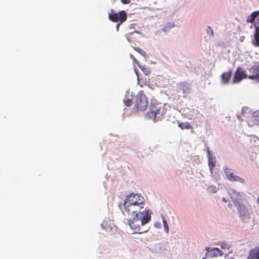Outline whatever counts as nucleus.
<instances>
[{
	"label": "nucleus",
	"mask_w": 259,
	"mask_h": 259,
	"mask_svg": "<svg viewBox=\"0 0 259 259\" xmlns=\"http://www.w3.org/2000/svg\"><path fill=\"white\" fill-rule=\"evenodd\" d=\"M207 32L208 34H210L211 35H213V31L212 29L209 26H208L207 28Z\"/></svg>",
	"instance_id": "nucleus-24"
},
{
	"label": "nucleus",
	"mask_w": 259,
	"mask_h": 259,
	"mask_svg": "<svg viewBox=\"0 0 259 259\" xmlns=\"http://www.w3.org/2000/svg\"><path fill=\"white\" fill-rule=\"evenodd\" d=\"M248 76L243 68L238 67L234 74L232 82L233 83H239L243 79L248 78Z\"/></svg>",
	"instance_id": "nucleus-9"
},
{
	"label": "nucleus",
	"mask_w": 259,
	"mask_h": 259,
	"mask_svg": "<svg viewBox=\"0 0 259 259\" xmlns=\"http://www.w3.org/2000/svg\"><path fill=\"white\" fill-rule=\"evenodd\" d=\"M121 23H120V22H119V23H118L117 25H116V29L117 30H118V29H119V27L120 26V25L121 24Z\"/></svg>",
	"instance_id": "nucleus-31"
},
{
	"label": "nucleus",
	"mask_w": 259,
	"mask_h": 259,
	"mask_svg": "<svg viewBox=\"0 0 259 259\" xmlns=\"http://www.w3.org/2000/svg\"><path fill=\"white\" fill-rule=\"evenodd\" d=\"M162 221H163L164 231L166 232V233H168V231H169V229H168V227L167 222L163 218L162 219Z\"/></svg>",
	"instance_id": "nucleus-19"
},
{
	"label": "nucleus",
	"mask_w": 259,
	"mask_h": 259,
	"mask_svg": "<svg viewBox=\"0 0 259 259\" xmlns=\"http://www.w3.org/2000/svg\"><path fill=\"white\" fill-rule=\"evenodd\" d=\"M232 75V71L229 70L227 72H224L221 75V80L224 84L229 83Z\"/></svg>",
	"instance_id": "nucleus-14"
},
{
	"label": "nucleus",
	"mask_w": 259,
	"mask_h": 259,
	"mask_svg": "<svg viewBox=\"0 0 259 259\" xmlns=\"http://www.w3.org/2000/svg\"><path fill=\"white\" fill-rule=\"evenodd\" d=\"M224 171L226 177L230 181L238 182L242 184L245 183V180L241 177L235 175L233 171V169L231 168L225 167L224 169Z\"/></svg>",
	"instance_id": "nucleus-8"
},
{
	"label": "nucleus",
	"mask_w": 259,
	"mask_h": 259,
	"mask_svg": "<svg viewBox=\"0 0 259 259\" xmlns=\"http://www.w3.org/2000/svg\"><path fill=\"white\" fill-rule=\"evenodd\" d=\"M148 105V101L143 91L139 92L136 97L135 108L137 111H144Z\"/></svg>",
	"instance_id": "nucleus-5"
},
{
	"label": "nucleus",
	"mask_w": 259,
	"mask_h": 259,
	"mask_svg": "<svg viewBox=\"0 0 259 259\" xmlns=\"http://www.w3.org/2000/svg\"><path fill=\"white\" fill-rule=\"evenodd\" d=\"M248 71L250 74L248 76V78L259 82V66L251 67Z\"/></svg>",
	"instance_id": "nucleus-10"
},
{
	"label": "nucleus",
	"mask_w": 259,
	"mask_h": 259,
	"mask_svg": "<svg viewBox=\"0 0 259 259\" xmlns=\"http://www.w3.org/2000/svg\"><path fill=\"white\" fill-rule=\"evenodd\" d=\"M254 117L255 120L257 121L259 124V111L254 113Z\"/></svg>",
	"instance_id": "nucleus-23"
},
{
	"label": "nucleus",
	"mask_w": 259,
	"mask_h": 259,
	"mask_svg": "<svg viewBox=\"0 0 259 259\" xmlns=\"http://www.w3.org/2000/svg\"><path fill=\"white\" fill-rule=\"evenodd\" d=\"M162 30H163L164 31H167L169 30V29H168L167 26V25H165V26H164L162 28Z\"/></svg>",
	"instance_id": "nucleus-29"
},
{
	"label": "nucleus",
	"mask_w": 259,
	"mask_h": 259,
	"mask_svg": "<svg viewBox=\"0 0 259 259\" xmlns=\"http://www.w3.org/2000/svg\"><path fill=\"white\" fill-rule=\"evenodd\" d=\"M166 25L167 26L168 29H170L174 27V25L171 23H168Z\"/></svg>",
	"instance_id": "nucleus-27"
},
{
	"label": "nucleus",
	"mask_w": 259,
	"mask_h": 259,
	"mask_svg": "<svg viewBox=\"0 0 259 259\" xmlns=\"http://www.w3.org/2000/svg\"><path fill=\"white\" fill-rule=\"evenodd\" d=\"M113 223L110 221H104L101 224V226L106 232L111 231L113 228Z\"/></svg>",
	"instance_id": "nucleus-15"
},
{
	"label": "nucleus",
	"mask_w": 259,
	"mask_h": 259,
	"mask_svg": "<svg viewBox=\"0 0 259 259\" xmlns=\"http://www.w3.org/2000/svg\"><path fill=\"white\" fill-rule=\"evenodd\" d=\"M123 203L144 207L145 200L140 194L131 193L126 196Z\"/></svg>",
	"instance_id": "nucleus-4"
},
{
	"label": "nucleus",
	"mask_w": 259,
	"mask_h": 259,
	"mask_svg": "<svg viewBox=\"0 0 259 259\" xmlns=\"http://www.w3.org/2000/svg\"><path fill=\"white\" fill-rule=\"evenodd\" d=\"M206 250L208 252V251H209V248H206Z\"/></svg>",
	"instance_id": "nucleus-32"
},
{
	"label": "nucleus",
	"mask_w": 259,
	"mask_h": 259,
	"mask_svg": "<svg viewBox=\"0 0 259 259\" xmlns=\"http://www.w3.org/2000/svg\"><path fill=\"white\" fill-rule=\"evenodd\" d=\"M165 113L164 107L160 103H153L150 106V111L146 114V117L155 120L156 118L160 119Z\"/></svg>",
	"instance_id": "nucleus-2"
},
{
	"label": "nucleus",
	"mask_w": 259,
	"mask_h": 259,
	"mask_svg": "<svg viewBox=\"0 0 259 259\" xmlns=\"http://www.w3.org/2000/svg\"><path fill=\"white\" fill-rule=\"evenodd\" d=\"M128 220V224L130 228L135 231V233L142 234L147 232L148 229H144V226L148 223L151 220V213L149 210L145 209L143 214L130 215Z\"/></svg>",
	"instance_id": "nucleus-1"
},
{
	"label": "nucleus",
	"mask_w": 259,
	"mask_h": 259,
	"mask_svg": "<svg viewBox=\"0 0 259 259\" xmlns=\"http://www.w3.org/2000/svg\"><path fill=\"white\" fill-rule=\"evenodd\" d=\"M238 210L243 221H246L250 219V216L245 207L243 205H239Z\"/></svg>",
	"instance_id": "nucleus-12"
},
{
	"label": "nucleus",
	"mask_w": 259,
	"mask_h": 259,
	"mask_svg": "<svg viewBox=\"0 0 259 259\" xmlns=\"http://www.w3.org/2000/svg\"><path fill=\"white\" fill-rule=\"evenodd\" d=\"M131 57L132 58H133L134 62L138 63V61L135 58V57L133 55H131Z\"/></svg>",
	"instance_id": "nucleus-30"
},
{
	"label": "nucleus",
	"mask_w": 259,
	"mask_h": 259,
	"mask_svg": "<svg viewBox=\"0 0 259 259\" xmlns=\"http://www.w3.org/2000/svg\"><path fill=\"white\" fill-rule=\"evenodd\" d=\"M178 126L179 127H180L182 130L184 129H192L193 128V126L192 125L190 124L188 122H180L178 124Z\"/></svg>",
	"instance_id": "nucleus-17"
},
{
	"label": "nucleus",
	"mask_w": 259,
	"mask_h": 259,
	"mask_svg": "<svg viewBox=\"0 0 259 259\" xmlns=\"http://www.w3.org/2000/svg\"><path fill=\"white\" fill-rule=\"evenodd\" d=\"M123 213L124 215H133L137 214H143L144 211L143 207L131 204L123 203Z\"/></svg>",
	"instance_id": "nucleus-6"
},
{
	"label": "nucleus",
	"mask_w": 259,
	"mask_h": 259,
	"mask_svg": "<svg viewBox=\"0 0 259 259\" xmlns=\"http://www.w3.org/2000/svg\"><path fill=\"white\" fill-rule=\"evenodd\" d=\"M108 18L110 21L113 22H120V23H122L126 21L127 15L123 10L120 11L118 13H114L113 10H111V12L108 14Z\"/></svg>",
	"instance_id": "nucleus-7"
},
{
	"label": "nucleus",
	"mask_w": 259,
	"mask_h": 259,
	"mask_svg": "<svg viewBox=\"0 0 259 259\" xmlns=\"http://www.w3.org/2000/svg\"><path fill=\"white\" fill-rule=\"evenodd\" d=\"M134 50L143 56H146V53L144 51L139 48L135 47Z\"/></svg>",
	"instance_id": "nucleus-20"
},
{
	"label": "nucleus",
	"mask_w": 259,
	"mask_h": 259,
	"mask_svg": "<svg viewBox=\"0 0 259 259\" xmlns=\"http://www.w3.org/2000/svg\"><path fill=\"white\" fill-rule=\"evenodd\" d=\"M180 91H182L183 97L186 98V95L190 93L191 88L188 83L185 82H180L178 84Z\"/></svg>",
	"instance_id": "nucleus-11"
},
{
	"label": "nucleus",
	"mask_w": 259,
	"mask_h": 259,
	"mask_svg": "<svg viewBox=\"0 0 259 259\" xmlns=\"http://www.w3.org/2000/svg\"><path fill=\"white\" fill-rule=\"evenodd\" d=\"M141 69L143 70V71L146 74L148 75L150 73V71L149 70L146 68H141Z\"/></svg>",
	"instance_id": "nucleus-25"
},
{
	"label": "nucleus",
	"mask_w": 259,
	"mask_h": 259,
	"mask_svg": "<svg viewBox=\"0 0 259 259\" xmlns=\"http://www.w3.org/2000/svg\"><path fill=\"white\" fill-rule=\"evenodd\" d=\"M221 248L224 249H229L230 248V245L229 244L226 242H222L221 244Z\"/></svg>",
	"instance_id": "nucleus-21"
},
{
	"label": "nucleus",
	"mask_w": 259,
	"mask_h": 259,
	"mask_svg": "<svg viewBox=\"0 0 259 259\" xmlns=\"http://www.w3.org/2000/svg\"><path fill=\"white\" fill-rule=\"evenodd\" d=\"M162 30H163L164 31H167L169 30V29H168L167 26V25H165V26H164L162 28Z\"/></svg>",
	"instance_id": "nucleus-28"
},
{
	"label": "nucleus",
	"mask_w": 259,
	"mask_h": 259,
	"mask_svg": "<svg viewBox=\"0 0 259 259\" xmlns=\"http://www.w3.org/2000/svg\"><path fill=\"white\" fill-rule=\"evenodd\" d=\"M124 103L127 107H130L132 105V100L130 99H127L124 100Z\"/></svg>",
	"instance_id": "nucleus-22"
},
{
	"label": "nucleus",
	"mask_w": 259,
	"mask_h": 259,
	"mask_svg": "<svg viewBox=\"0 0 259 259\" xmlns=\"http://www.w3.org/2000/svg\"><path fill=\"white\" fill-rule=\"evenodd\" d=\"M211 251L213 252V255L212 256H217L218 255H222L223 253L221 252V250L218 248H214L211 249Z\"/></svg>",
	"instance_id": "nucleus-18"
},
{
	"label": "nucleus",
	"mask_w": 259,
	"mask_h": 259,
	"mask_svg": "<svg viewBox=\"0 0 259 259\" xmlns=\"http://www.w3.org/2000/svg\"><path fill=\"white\" fill-rule=\"evenodd\" d=\"M223 200L225 201V202L226 201V200L224 198L223 199Z\"/></svg>",
	"instance_id": "nucleus-33"
},
{
	"label": "nucleus",
	"mask_w": 259,
	"mask_h": 259,
	"mask_svg": "<svg viewBox=\"0 0 259 259\" xmlns=\"http://www.w3.org/2000/svg\"><path fill=\"white\" fill-rule=\"evenodd\" d=\"M255 21L254 27L255 31L254 33V46L259 47V11L252 13L246 19L247 23H253Z\"/></svg>",
	"instance_id": "nucleus-3"
},
{
	"label": "nucleus",
	"mask_w": 259,
	"mask_h": 259,
	"mask_svg": "<svg viewBox=\"0 0 259 259\" xmlns=\"http://www.w3.org/2000/svg\"><path fill=\"white\" fill-rule=\"evenodd\" d=\"M121 2L124 5L128 4L131 2V0H120Z\"/></svg>",
	"instance_id": "nucleus-26"
},
{
	"label": "nucleus",
	"mask_w": 259,
	"mask_h": 259,
	"mask_svg": "<svg viewBox=\"0 0 259 259\" xmlns=\"http://www.w3.org/2000/svg\"><path fill=\"white\" fill-rule=\"evenodd\" d=\"M247 259H259V246L250 250Z\"/></svg>",
	"instance_id": "nucleus-13"
},
{
	"label": "nucleus",
	"mask_w": 259,
	"mask_h": 259,
	"mask_svg": "<svg viewBox=\"0 0 259 259\" xmlns=\"http://www.w3.org/2000/svg\"><path fill=\"white\" fill-rule=\"evenodd\" d=\"M207 155L208 156V166L211 173H212L213 169L215 164V159L210 155V152L209 149L207 150Z\"/></svg>",
	"instance_id": "nucleus-16"
}]
</instances>
